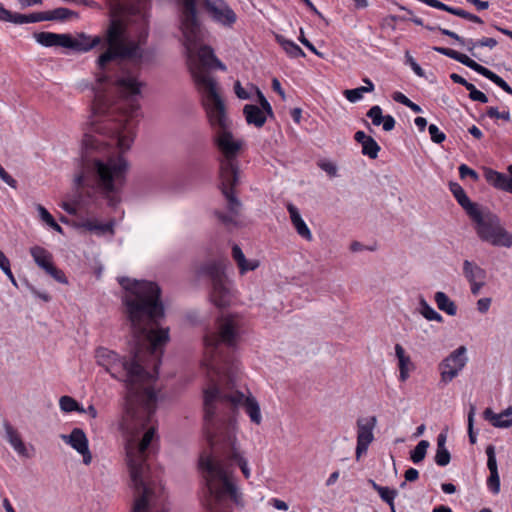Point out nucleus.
Wrapping results in <instances>:
<instances>
[{
    "label": "nucleus",
    "instance_id": "052dcab7",
    "mask_svg": "<svg viewBox=\"0 0 512 512\" xmlns=\"http://www.w3.org/2000/svg\"><path fill=\"white\" fill-rule=\"evenodd\" d=\"M381 124L383 125V130L391 131L395 127V119L391 115H386Z\"/></svg>",
    "mask_w": 512,
    "mask_h": 512
},
{
    "label": "nucleus",
    "instance_id": "09e8293b",
    "mask_svg": "<svg viewBox=\"0 0 512 512\" xmlns=\"http://www.w3.org/2000/svg\"><path fill=\"white\" fill-rule=\"evenodd\" d=\"M459 175L462 179L470 177L473 181L479 180L478 173L472 168L468 167L466 164H461L459 166Z\"/></svg>",
    "mask_w": 512,
    "mask_h": 512
},
{
    "label": "nucleus",
    "instance_id": "774afa93",
    "mask_svg": "<svg viewBox=\"0 0 512 512\" xmlns=\"http://www.w3.org/2000/svg\"><path fill=\"white\" fill-rule=\"evenodd\" d=\"M393 99H394L396 102L401 103V104H403V105H405V106L410 105L409 103H410V101H411V100H410V99H408L404 94H402V93H400V92H396V93H394V95H393Z\"/></svg>",
    "mask_w": 512,
    "mask_h": 512
},
{
    "label": "nucleus",
    "instance_id": "dca6fc26",
    "mask_svg": "<svg viewBox=\"0 0 512 512\" xmlns=\"http://www.w3.org/2000/svg\"><path fill=\"white\" fill-rule=\"evenodd\" d=\"M438 29L443 35H446V36L454 39L460 45L464 46L466 48V50L469 53H471V55H473V56H476L475 49L477 47H488L490 49H493L498 44L497 40L494 38L485 37L478 41H474L472 39H465L451 30H448L445 28H438Z\"/></svg>",
    "mask_w": 512,
    "mask_h": 512
},
{
    "label": "nucleus",
    "instance_id": "1a4fd4ad",
    "mask_svg": "<svg viewBox=\"0 0 512 512\" xmlns=\"http://www.w3.org/2000/svg\"><path fill=\"white\" fill-rule=\"evenodd\" d=\"M469 217L473 221L476 233L482 241L493 246L507 248L512 246V234L501 225L496 215L484 212L479 208Z\"/></svg>",
    "mask_w": 512,
    "mask_h": 512
},
{
    "label": "nucleus",
    "instance_id": "37998d69",
    "mask_svg": "<svg viewBox=\"0 0 512 512\" xmlns=\"http://www.w3.org/2000/svg\"><path fill=\"white\" fill-rule=\"evenodd\" d=\"M367 117H369L372 120V123L375 126H379L382 123V120H384L382 109L378 105L372 106L368 110Z\"/></svg>",
    "mask_w": 512,
    "mask_h": 512
},
{
    "label": "nucleus",
    "instance_id": "603ef678",
    "mask_svg": "<svg viewBox=\"0 0 512 512\" xmlns=\"http://www.w3.org/2000/svg\"><path fill=\"white\" fill-rule=\"evenodd\" d=\"M474 414H475V407L471 406L470 411L468 413V433H469V439L472 444L476 442V436L473 432V422H474Z\"/></svg>",
    "mask_w": 512,
    "mask_h": 512
},
{
    "label": "nucleus",
    "instance_id": "cd10ccee",
    "mask_svg": "<svg viewBox=\"0 0 512 512\" xmlns=\"http://www.w3.org/2000/svg\"><path fill=\"white\" fill-rule=\"evenodd\" d=\"M395 354L398 358L399 379L405 382L409 378V372L413 369V363L410 356L405 353L404 348L400 344L395 345Z\"/></svg>",
    "mask_w": 512,
    "mask_h": 512
},
{
    "label": "nucleus",
    "instance_id": "79ce46f5",
    "mask_svg": "<svg viewBox=\"0 0 512 512\" xmlns=\"http://www.w3.org/2000/svg\"><path fill=\"white\" fill-rule=\"evenodd\" d=\"M486 114L490 118L501 119L505 122L511 121V115L508 110L500 112L497 107H488Z\"/></svg>",
    "mask_w": 512,
    "mask_h": 512
},
{
    "label": "nucleus",
    "instance_id": "7ed1b4c3",
    "mask_svg": "<svg viewBox=\"0 0 512 512\" xmlns=\"http://www.w3.org/2000/svg\"><path fill=\"white\" fill-rule=\"evenodd\" d=\"M179 2L181 31L187 52L188 68L200 95V103L207 121L213 130L229 128L231 122L225 100L218 82L210 75V70L214 68L226 70V66L218 60L213 49L204 44L208 38V31L200 20L197 0H191L190 6H187L186 0H179Z\"/></svg>",
    "mask_w": 512,
    "mask_h": 512
},
{
    "label": "nucleus",
    "instance_id": "e2e57ef3",
    "mask_svg": "<svg viewBox=\"0 0 512 512\" xmlns=\"http://www.w3.org/2000/svg\"><path fill=\"white\" fill-rule=\"evenodd\" d=\"M405 480L408 482L416 481L419 477V472L415 468H409L405 471L404 474Z\"/></svg>",
    "mask_w": 512,
    "mask_h": 512
},
{
    "label": "nucleus",
    "instance_id": "a18cd8bd",
    "mask_svg": "<svg viewBox=\"0 0 512 512\" xmlns=\"http://www.w3.org/2000/svg\"><path fill=\"white\" fill-rule=\"evenodd\" d=\"M46 273L50 275L55 281L61 284H68V279L65 276L64 272L58 269L56 266L52 265Z\"/></svg>",
    "mask_w": 512,
    "mask_h": 512
},
{
    "label": "nucleus",
    "instance_id": "4c0bfd02",
    "mask_svg": "<svg viewBox=\"0 0 512 512\" xmlns=\"http://www.w3.org/2000/svg\"><path fill=\"white\" fill-rule=\"evenodd\" d=\"M362 153L368 156L371 159H376L378 157V153L380 151V146L377 142L370 136L369 139L361 145Z\"/></svg>",
    "mask_w": 512,
    "mask_h": 512
},
{
    "label": "nucleus",
    "instance_id": "aec40b11",
    "mask_svg": "<svg viewBox=\"0 0 512 512\" xmlns=\"http://www.w3.org/2000/svg\"><path fill=\"white\" fill-rule=\"evenodd\" d=\"M486 454L488 457L487 466L490 471V476L487 479V485L494 494H498L500 491V478L498 474L494 446L489 445L486 448Z\"/></svg>",
    "mask_w": 512,
    "mask_h": 512
},
{
    "label": "nucleus",
    "instance_id": "f03ea898",
    "mask_svg": "<svg viewBox=\"0 0 512 512\" xmlns=\"http://www.w3.org/2000/svg\"><path fill=\"white\" fill-rule=\"evenodd\" d=\"M242 326L241 317L237 314L223 315L218 318L215 329L205 335V357L203 367L206 368L210 384L204 389V431L206 437L218 434L223 436L227 426L232 422L236 435V422L231 414L235 408L241 406L249 416L251 422L261 424L262 416L260 405L256 398L249 393L245 395L240 391H225L216 381L227 378L232 382V360L224 348L236 346Z\"/></svg>",
    "mask_w": 512,
    "mask_h": 512
},
{
    "label": "nucleus",
    "instance_id": "3c124183",
    "mask_svg": "<svg viewBox=\"0 0 512 512\" xmlns=\"http://www.w3.org/2000/svg\"><path fill=\"white\" fill-rule=\"evenodd\" d=\"M255 90H256V94L258 96L259 103L261 105V109L263 111H265L267 113V115L272 116L273 111H272V107H271L270 103L267 101V99L265 98L263 93L257 87H255Z\"/></svg>",
    "mask_w": 512,
    "mask_h": 512
},
{
    "label": "nucleus",
    "instance_id": "58836bf2",
    "mask_svg": "<svg viewBox=\"0 0 512 512\" xmlns=\"http://www.w3.org/2000/svg\"><path fill=\"white\" fill-rule=\"evenodd\" d=\"M72 15H76V13L63 7L46 12L47 21L66 20Z\"/></svg>",
    "mask_w": 512,
    "mask_h": 512
},
{
    "label": "nucleus",
    "instance_id": "9d476101",
    "mask_svg": "<svg viewBox=\"0 0 512 512\" xmlns=\"http://www.w3.org/2000/svg\"><path fill=\"white\" fill-rule=\"evenodd\" d=\"M433 50L445 55L451 59H454L461 64L469 67L470 69L476 71L480 75L486 77L490 81H492L494 84H496L498 87L503 89L506 93L512 95V88L507 84L506 81H504L500 76L489 70L488 68L478 64L476 61L468 57L466 54L460 53L456 50L445 48V47H433Z\"/></svg>",
    "mask_w": 512,
    "mask_h": 512
},
{
    "label": "nucleus",
    "instance_id": "4468645a",
    "mask_svg": "<svg viewBox=\"0 0 512 512\" xmlns=\"http://www.w3.org/2000/svg\"><path fill=\"white\" fill-rule=\"evenodd\" d=\"M204 5L214 21L231 27L237 20L235 12L223 0H203Z\"/></svg>",
    "mask_w": 512,
    "mask_h": 512
},
{
    "label": "nucleus",
    "instance_id": "6e6d98bb",
    "mask_svg": "<svg viewBox=\"0 0 512 512\" xmlns=\"http://www.w3.org/2000/svg\"><path fill=\"white\" fill-rule=\"evenodd\" d=\"M36 209L39 213L40 219L45 224L49 225L54 220L53 216L49 213V211L41 204H37Z\"/></svg>",
    "mask_w": 512,
    "mask_h": 512
},
{
    "label": "nucleus",
    "instance_id": "2eb2a0df",
    "mask_svg": "<svg viewBox=\"0 0 512 512\" xmlns=\"http://www.w3.org/2000/svg\"><path fill=\"white\" fill-rule=\"evenodd\" d=\"M61 438L83 456V463L85 465L91 463L92 455L89 450L88 439L82 429L74 428L69 435H61Z\"/></svg>",
    "mask_w": 512,
    "mask_h": 512
},
{
    "label": "nucleus",
    "instance_id": "72a5a7b5",
    "mask_svg": "<svg viewBox=\"0 0 512 512\" xmlns=\"http://www.w3.org/2000/svg\"><path fill=\"white\" fill-rule=\"evenodd\" d=\"M276 40L289 56L293 58L305 57L304 51L294 42L287 40L282 35H277Z\"/></svg>",
    "mask_w": 512,
    "mask_h": 512
},
{
    "label": "nucleus",
    "instance_id": "f704fd0d",
    "mask_svg": "<svg viewBox=\"0 0 512 512\" xmlns=\"http://www.w3.org/2000/svg\"><path fill=\"white\" fill-rule=\"evenodd\" d=\"M420 313L429 321L442 322V316L436 312L424 298H420Z\"/></svg>",
    "mask_w": 512,
    "mask_h": 512
},
{
    "label": "nucleus",
    "instance_id": "de8ad7c7",
    "mask_svg": "<svg viewBox=\"0 0 512 512\" xmlns=\"http://www.w3.org/2000/svg\"><path fill=\"white\" fill-rule=\"evenodd\" d=\"M450 453L447 449H437L435 455V462L439 466H446L450 462Z\"/></svg>",
    "mask_w": 512,
    "mask_h": 512
},
{
    "label": "nucleus",
    "instance_id": "c03bdc74",
    "mask_svg": "<svg viewBox=\"0 0 512 512\" xmlns=\"http://www.w3.org/2000/svg\"><path fill=\"white\" fill-rule=\"evenodd\" d=\"M451 14L461 17L463 19H466L468 21L474 22V23L483 24V21L480 17H478L477 15H474L470 12H467L463 9L452 8Z\"/></svg>",
    "mask_w": 512,
    "mask_h": 512
},
{
    "label": "nucleus",
    "instance_id": "4be33fe9",
    "mask_svg": "<svg viewBox=\"0 0 512 512\" xmlns=\"http://www.w3.org/2000/svg\"><path fill=\"white\" fill-rule=\"evenodd\" d=\"M287 210L289 212L290 220L295 228L297 234L307 241H311L313 239L312 233L304 220L302 219L300 212L296 206L291 203L287 204Z\"/></svg>",
    "mask_w": 512,
    "mask_h": 512
},
{
    "label": "nucleus",
    "instance_id": "5701e85b",
    "mask_svg": "<svg viewBox=\"0 0 512 512\" xmlns=\"http://www.w3.org/2000/svg\"><path fill=\"white\" fill-rule=\"evenodd\" d=\"M449 188L458 204L465 210L468 216L481 208L477 203L469 199L464 189L458 183L450 182Z\"/></svg>",
    "mask_w": 512,
    "mask_h": 512
},
{
    "label": "nucleus",
    "instance_id": "f257e3e1",
    "mask_svg": "<svg viewBox=\"0 0 512 512\" xmlns=\"http://www.w3.org/2000/svg\"><path fill=\"white\" fill-rule=\"evenodd\" d=\"M118 281L123 288V314L136 339V347L129 357L100 347L95 358L111 377L125 384L129 406L121 427L128 435L126 456L131 480L141 493L134 501L132 512H152V492L145 483V454L157 429L153 417L157 402L154 387L160 364V288L155 282L128 277Z\"/></svg>",
    "mask_w": 512,
    "mask_h": 512
},
{
    "label": "nucleus",
    "instance_id": "393cba45",
    "mask_svg": "<svg viewBox=\"0 0 512 512\" xmlns=\"http://www.w3.org/2000/svg\"><path fill=\"white\" fill-rule=\"evenodd\" d=\"M484 418L488 420L494 427L508 428L512 426V406H509L501 413H494L492 409L487 408L484 411Z\"/></svg>",
    "mask_w": 512,
    "mask_h": 512
},
{
    "label": "nucleus",
    "instance_id": "a878e982",
    "mask_svg": "<svg viewBox=\"0 0 512 512\" xmlns=\"http://www.w3.org/2000/svg\"><path fill=\"white\" fill-rule=\"evenodd\" d=\"M34 38L40 45L44 47L60 46L66 48L68 45V34H57L52 32H38L34 34Z\"/></svg>",
    "mask_w": 512,
    "mask_h": 512
},
{
    "label": "nucleus",
    "instance_id": "412c9836",
    "mask_svg": "<svg viewBox=\"0 0 512 512\" xmlns=\"http://www.w3.org/2000/svg\"><path fill=\"white\" fill-rule=\"evenodd\" d=\"M486 181L496 189L512 193V178L491 168L484 169Z\"/></svg>",
    "mask_w": 512,
    "mask_h": 512
},
{
    "label": "nucleus",
    "instance_id": "e433bc0d",
    "mask_svg": "<svg viewBox=\"0 0 512 512\" xmlns=\"http://www.w3.org/2000/svg\"><path fill=\"white\" fill-rule=\"evenodd\" d=\"M429 442L427 440H421L416 447L411 451L410 458L414 463L421 462L427 453Z\"/></svg>",
    "mask_w": 512,
    "mask_h": 512
},
{
    "label": "nucleus",
    "instance_id": "864d4df0",
    "mask_svg": "<svg viewBox=\"0 0 512 512\" xmlns=\"http://www.w3.org/2000/svg\"><path fill=\"white\" fill-rule=\"evenodd\" d=\"M215 215L216 217L226 226H230V225H236L237 224V221L235 219V217L237 215H233L230 213V215L228 214H225L223 212H215Z\"/></svg>",
    "mask_w": 512,
    "mask_h": 512
},
{
    "label": "nucleus",
    "instance_id": "f8f14e48",
    "mask_svg": "<svg viewBox=\"0 0 512 512\" xmlns=\"http://www.w3.org/2000/svg\"><path fill=\"white\" fill-rule=\"evenodd\" d=\"M466 362V348L464 346H460L440 364L441 380L445 383L452 381L464 368Z\"/></svg>",
    "mask_w": 512,
    "mask_h": 512
},
{
    "label": "nucleus",
    "instance_id": "b1692460",
    "mask_svg": "<svg viewBox=\"0 0 512 512\" xmlns=\"http://www.w3.org/2000/svg\"><path fill=\"white\" fill-rule=\"evenodd\" d=\"M232 258L236 262L241 275L248 271H254L260 266V261L257 259L247 260L242 249L237 244L232 246Z\"/></svg>",
    "mask_w": 512,
    "mask_h": 512
},
{
    "label": "nucleus",
    "instance_id": "a19ab883",
    "mask_svg": "<svg viewBox=\"0 0 512 512\" xmlns=\"http://www.w3.org/2000/svg\"><path fill=\"white\" fill-rule=\"evenodd\" d=\"M371 87H358L355 89H347L344 91L346 99L352 103H355L362 99L365 90H369Z\"/></svg>",
    "mask_w": 512,
    "mask_h": 512
},
{
    "label": "nucleus",
    "instance_id": "c9c22d12",
    "mask_svg": "<svg viewBox=\"0 0 512 512\" xmlns=\"http://www.w3.org/2000/svg\"><path fill=\"white\" fill-rule=\"evenodd\" d=\"M59 405L64 412H84V408L78 404V402L70 396H62L59 399Z\"/></svg>",
    "mask_w": 512,
    "mask_h": 512
},
{
    "label": "nucleus",
    "instance_id": "338daca9",
    "mask_svg": "<svg viewBox=\"0 0 512 512\" xmlns=\"http://www.w3.org/2000/svg\"><path fill=\"white\" fill-rule=\"evenodd\" d=\"M30 291L36 296L42 299L45 302H49L51 300V296L46 292H40L35 287H30Z\"/></svg>",
    "mask_w": 512,
    "mask_h": 512
},
{
    "label": "nucleus",
    "instance_id": "680f3d73",
    "mask_svg": "<svg viewBox=\"0 0 512 512\" xmlns=\"http://www.w3.org/2000/svg\"><path fill=\"white\" fill-rule=\"evenodd\" d=\"M469 97L473 101H479L481 103L488 102L487 96L483 92L479 91L478 89H476L475 91H472V94H469Z\"/></svg>",
    "mask_w": 512,
    "mask_h": 512
},
{
    "label": "nucleus",
    "instance_id": "9b49d317",
    "mask_svg": "<svg viewBox=\"0 0 512 512\" xmlns=\"http://www.w3.org/2000/svg\"><path fill=\"white\" fill-rule=\"evenodd\" d=\"M224 265L222 263L213 262L208 264L204 269L212 280L211 300L218 307H224L231 300V291L225 284Z\"/></svg>",
    "mask_w": 512,
    "mask_h": 512
},
{
    "label": "nucleus",
    "instance_id": "ddd939ff",
    "mask_svg": "<svg viewBox=\"0 0 512 512\" xmlns=\"http://www.w3.org/2000/svg\"><path fill=\"white\" fill-rule=\"evenodd\" d=\"M376 416H371L367 419L360 418L357 420V445H356V459L365 454L369 445L374 440L373 430L376 426Z\"/></svg>",
    "mask_w": 512,
    "mask_h": 512
},
{
    "label": "nucleus",
    "instance_id": "13d9d810",
    "mask_svg": "<svg viewBox=\"0 0 512 512\" xmlns=\"http://www.w3.org/2000/svg\"><path fill=\"white\" fill-rule=\"evenodd\" d=\"M0 178L9 186H11L13 188L16 187V184H17L16 180L11 175H9L1 165H0Z\"/></svg>",
    "mask_w": 512,
    "mask_h": 512
},
{
    "label": "nucleus",
    "instance_id": "2f4dec72",
    "mask_svg": "<svg viewBox=\"0 0 512 512\" xmlns=\"http://www.w3.org/2000/svg\"><path fill=\"white\" fill-rule=\"evenodd\" d=\"M434 300L437 304V307L448 315L454 316L457 313V307L455 303L444 292H436Z\"/></svg>",
    "mask_w": 512,
    "mask_h": 512
},
{
    "label": "nucleus",
    "instance_id": "69168bd1",
    "mask_svg": "<svg viewBox=\"0 0 512 512\" xmlns=\"http://www.w3.org/2000/svg\"><path fill=\"white\" fill-rule=\"evenodd\" d=\"M272 88H273V90H274L275 92H277V93L280 95V97H281L283 100H285V98H286L285 92H284V90L282 89V87H281V83H280V81H279L277 78H273V79H272Z\"/></svg>",
    "mask_w": 512,
    "mask_h": 512
},
{
    "label": "nucleus",
    "instance_id": "20e7f679",
    "mask_svg": "<svg viewBox=\"0 0 512 512\" xmlns=\"http://www.w3.org/2000/svg\"><path fill=\"white\" fill-rule=\"evenodd\" d=\"M211 455H202L199 464L204 473L207 494L203 505L206 512H232V505L243 506L242 493L234 475L233 463H236L244 477L251 475L247 460L243 457L237 444L232 422L227 426L225 434L206 437Z\"/></svg>",
    "mask_w": 512,
    "mask_h": 512
},
{
    "label": "nucleus",
    "instance_id": "6ab92c4d",
    "mask_svg": "<svg viewBox=\"0 0 512 512\" xmlns=\"http://www.w3.org/2000/svg\"><path fill=\"white\" fill-rule=\"evenodd\" d=\"M238 179L239 174H236L235 181H227V183H224L223 179H220L221 191L227 200L228 210L233 215H239L242 206L240 200L235 196L234 193V187L238 184Z\"/></svg>",
    "mask_w": 512,
    "mask_h": 512
},
{
    "label": "nucleus",
    "instance_id": "f3484780",
    "mask_svg": "<svg viewBox=\"0 0 512 512\" xmlns=\"http://www.w3.org/2000/svg\"><path fill=\"white\" fill-rule=\"evenodd\" d=\"M2 425L5 431V439L15 452L21 457L30 458L32 454L23 442L19 431L7 420H4Z\"/></svg>",
    "mask_w": 512,
    "mask_h": 512
},
{
    "label": "nucleus",
    "instance_id": "7c9ffc66",
    "mask_svg": "<svg viewBox=\"0 0 512 512\" xmlns=\"http://www.w3.org/2000/svg\"><path fill=\"white\" fill-rule=\"evenodd\" d=\"M40 21H47L46 12L32 13L30 15H23L11 12L10 19H7V22L15 24L35 23Z\"/></svg>",
    "mask_w": 512,
    "mask_h": 512
},
{
    "label": "nucleus",
    "instance_id": "49530a36",
    "mask_svg": "<svg viewBox=\"0 0 512 512\" xmlns=\"http://www.w3.org/2000/svg\"><path fill=\"white\" fill-rule=\"evenodd\" d=\"M428 131H429L431 140L434 143L440 144L446 138L445 134L443 132H441L435 124H430L428 127Z\"/></svg>",
    "mask_w": 512,
    "mask_h": 512
},
{
    "label": "nucleus",
    "instance_id": "bf43d9fd",
    "mask_svg": "<svg viewBox=\"0 0 512 512\" xmlns=\"http://www.w3.org/2000/svg\"><path fill=\"white\" fill-rule=\"evenodd\" d=\"M234 90L235 94L239 99H249L250 94L241 86V83L239 81H236L234 84Z\"/></svg>",
    "mask_w": 512,
    "mask_h": 512
},
{
    "label": "nucleus",
    "instance_id": "a211bd4d",
    "mask_svg": "<svg viewBox=\"0 0 512 512\" xmlns=\"http://www.w3.org/2000/svg\"><path fill=\"white\" fill-rule=\"evenodd\" d=\"M67 41L69 44L66 45V48L79 52H88L94 47L100 45L102 43V38L100 36L91 37L85 33H80L76 38H72L68 34Z\"/></svg>",
    "mask_w": 512,
    "mask_h": 512
},
{
    "label": "nucleus",
    "instance_id": "8fccbe9b",
    "mask_svg": "<svg viewBox=\"0 0 512 512\" xmlns=\"http://www.w3.org/2000/svg\"><path fill=\"white\" fill-rule=\"evenodd\" d=\"M318 167L331 177H334L337 174V166L331 161L321 160L318 162Z\"/></svg>",
    "mask_w": 512,
    "mask_h": 512
},
{
    "label": "nucleus",
    "instance_id": "4d7b16f0",
    "mask_svg": "<svg viewBox=\"0 0 512 512\" xmlns=\"http://www.w3.org/2000/svg\"><path fill=\"white\" fill-rule=\"evenodd\" d=\"M407 62L410 64L412 70L420 77L424 76V71L418 63L412 58L409 52H406Z\"/></svg>",
    "mask_w": 512,
    "mask_h": 512
},
{
    "label": "nucleus",
    "instance_id": "423d86ee",
    "mask_svg": "<svg viewBox=\"0 0 512 512\" xmlns=\"http://www.w3.org/2000/svg\"><path fill=\"white\" fill-rule=\"evenodd\" d=\"M97 82L94 113L111 116L116 122L114 140L123 153L131 147L134 140L140 85L131 75H123L111 81L103 74L98 77Z\"/></svg>",
    "mask_w": 512,
    "mask_h": 512
},
{
    "label": "nucleus",
    "instance_id": "c756f323",
    "mask_svg": "<svg viewBox=\"0 0 512 512\" xmlns=\"http://www.w3.org/2000/svg\"><path fill=\"white\" fill-rule=\"evenodd\" d=\"M463 272L469 282L482 281L486 276L485 271L481 267L468 260H465L463 263Z\"/></svg>",
    "mask_w": 512,
    "mask_h": 512
},
{
    "label": "nucleus",
    "instance_id": "0e129e2a",
    "mask_svg": "<svg viewBox=\"0 0 512 512\" xmlns=\"http://www.w3.org/2000/svg\"><path fill=\"white\" fill-rule=\"evenodd\" d=\"M490 303V298H481L477 302V308L480 312L484 313L489 309Z\"/></svg>",
    "mask_w": 512,
    "mask_h": 512
},
{
    "label": "nucleus",
    "instance_id": "0eeeda50",
    "mask_svg": "<svg viewBox=\"0 0 512 512\" xmlns=\"http://www.w3.org/2000/svg\"><path fill=\"white\" fill-rule=\"evenodd\" d=\"M104 38L108 48L97 60L100 70L116 59H136L141 56L139 45L130 38L127 24L120 18L112 17Z\"/></svg>",
    "mask_w": 512,
    "mask_h": 512
},
{
    "label": "nucleus",
    "instance_id": "473e14b6",
    "mask_svg": "<svg viewBox=\"0 0 512 512\" xmlns=\"http://www.w3.org/2000/svg\"><path fill=\"white\" fill-rule=\"evenodd\" d=\"M113 226L114 222L110 221L108 223H100L97 220H86L83 223V227L89 231L95 232L98 235H103L106 233L113 234Z\"/></svg>",
    "mask_w": 512,
    "mask_h": 512
},
{
    "label": "nucleus",
    "instance_id": "6e6552de",
    "mask_svg": "<svg viewBox=\"0 0 512 512\" xmlns=\"http://www.w3.org/2000/svg\"><path fill=\"white\" fill-rule=\"evenodd\" d=\"M213 131L215 132L214 143L222 156L220 159V179H223L224 183L235 181L236 174H239L237 157L243 146V141L234 138L230 127Z\"/></svg>",
    "mask_w": 512,
    "mask_h": 512
},
{
    "label": "nucleus",
    "instance_id": "c85d7f7f",
    "mask_svg": "<svg viewBox=\"0 0 512 512\" xmlns=\"http://www.w3.org/2000/svg\"><path fill=\"white\" fill-rule=\"evenodd\" d=\"M29 251L37 266L45 272L53 265V255L47 249L36 245L31 247Z\"/></svg>",
    "mask_w": 512,
    "mask_h": 512
},
{
    "label": "nucleus",
    "instance_id": "5fc2aeb1",
    "mask_svg": "<svg viewBox=\"0 0 512 512\" xmlns=\"http://www.w3.org/2000/svg\"><path fill=\"white\" fill-rule=\"evenodd\" d=\"M299 41L306 46L312 53H314L316 56L323 58V53L319 52L315 46L304 36L303 29H300V37Z\"/></svg>",
    "mask_w": 512,
    "mask_h": 512
},
{
    "label": "nucleus",
    "instance_id": "ea45409f",
    "mask_svg": "<svg viewBox=\"0 0 512 512\" xmlns=\"http://www.w3.org/2000/svg\"><path fill=\"white\" fill-rule=\"evenodd\" d=\"M377 492L380 495L381 499L390 506L391 511L395 512L394 499L397 496V491L394 489H390L389 487L382 486L381 488H378Z\"/></svg>",
    "mask_w": 512,
    "mask_h": 512
},
{
    "label": "nucleus",
    "instance_id": "bb28decb",
    "mask_svg": "<svg viewBox=\"0 0 512 512\" xmlns=\"http://www.w3.org/2000/svg\"><path fill=\"white\" fill-rule=\"evenodd\" d=\"M243 114L246 122L250 125H254L257 128H261L267 119V113L260 107L252 104H246L243 108Z\"/></svg>",
    "mask_w": 512,
    "mask_h": 512
},
{
    "label": "nucleus",
    "instance_id": "39448f33",
    "mask_svg": "<svg viewBox=\"0 0 512 512\" xmlns=\"http://www.w3.org/2000/svg\"><path fill=\"white\" fill-rule=\"evenodd\" d=\"M107 144L86 136L84 150L74 173V185L88 197H101L111 207L121 201L126 185L129 162L121 154L110 153Z\"/></svg>",
    "mask_w": 512,
    "mask_h": 512
}]
</instances>
